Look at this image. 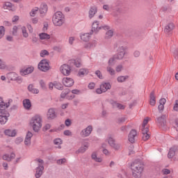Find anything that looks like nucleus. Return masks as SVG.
I'll use <instances>...</instances> for the list:
<instances>
[{
  "label": "nucleus",
  "instance_id": "nucleus-1",
  "mask_svg": "<svg viewBox=\"0 0 178 178\" xmlns=\"http://www.w3.org/2000/svg\"><path fill=\"white\" fill-rule=\"evenodd\" d=\"M13 102V100L12 99H8V102L7 103H5L3 102H0V124H5V123L8 122V118H9L10 115L5 109H7L8 106H10V104H12Z\"/></svg>",
  "mask_w": 178,
  "mask_h": 178
},
{
  "label": "nucleus",
  "instance_id": "nucleus-2",
  "mask_svg": "<svg viewBox=\"0 0 178 178\" xmlns=\"http://www.w3.org/2000/svg\"><path fill=\"white\" fill-rule=\"evenodd\" d=\"M131 169L132 170V176L134 178H140L141 177V173L144 170V164L140 160H135L131 164Z\"/></svg>",
  "mask_w": 178,
  "mask_h": 178
},
{
  "label": "nucleus",
  "instance_id": "nucleus-3",
  "mask_svg": "<svg viewBox=\"0 0 178 178\" xmlns=\"http://www.w3.org/2000/svg\"><path fill=\"white\" fill-rule=\"evenodd\" d=\"M30 126L32 127V129L35 133H38L42 127V118L40 115H36L33 116L30 122Z\"/></svg>",
  "mask_w": 178,
  "mask_h": 178
},
{
  "label": "nucleus",
  "instance_id": "nucleus-4",
  "mask_svg": "<svg viewBox=\"0 0 178 178\" xmlns=\"http://www.w3.org/2000/svg\"><path fill=\"white\" fill-rule=\"evenodd\" d=\"M52 21L54 26H62V24L65 23V17L63 16L62 12H56L53 15Z\"/></svg>",
  "mask_w": 178,
  "mask_h": 178
},
{
  "label": "nucleus",
  "instance_id": "nucleus-5",
  "mask_svg": "<svg viewBox=\"0 0 178 178\" xmlns=\"http://www.w3.org/2000/svg\"><path fill=\"white\" fill-rule=\"evenodd\" d=\"M112 86L108 82H103L100 84V88L96 90L97 94H102V92H106L107 90H111Z\"/></svg>",
  "mask_w": 178,
  "mask_h": 178
},
{
  "label": "nucleus",
  "instance_id": "nucleus-6",
  "mask_svg": "<svg viewBox=\"0 0 178 178\" xmlns=\"http://www.w3.org/2000/svg\"><path fill=\"white\" fill-rule=\"evenodd\" d=\"M38 162L40 163L38 167L35 169V176L36 178H39L40 176H42V172L44 171V160L39 159Z\"/></svg>",
  "mask_w": 178,
  "mask_h": 178
},
{
  "label": "nucleus",
  "instance_id": "nucleus-7",
  "mask_svg": "<svg viewBox=\"0 0 178 178\" xmlns=\"http://www.w3.org/2000/svg\"><path fill=\"white\" fill-rule=\"evenodd\" d=\"M38 70L42 72H47V70H49V63L48 60H42L38 64Z\"/></svg>",
  "mask_w": 178,
  "mask_h": 178
},
{
  "label": "nucleus",
  "instance_id": "nucleus-8",
  "mask_svg": "<svg viewBox=\"0 0 178 178\" xmlns=\"http://www.w3.org/2000/svg\"><path fill=\"white\" fill-rule=\"evenodd\" d=\"M92 133V126L89 125L86 128L81 130L80 132V136L83 138H86V137L90 136V134Z\"/></svg>",
  "mask_w": 178,
  "mask_h": 178
},
{
  "label": "nucleus",
  "instance_id": "nucleus-9",
  "mask_svg": "<svg viewBox=\"0 0 178 178\" xmlns=\"http://www.w3.org/2000/svg\"><path fill=\"white\" fill-rule=\"evenodd\" d=\"M126 55V47L121 46L118 49V54L114 56L115 59H122Z\"/></svg>",
  "mask_w": 178,
  "mask_h": 178
},
{
  "label": "nucleus",
  "instance_id": "nucleus-10",
  "mask_svg": "<svg viewBox=\"0 0 178 178\" xmlns=\"http://www.w3.org/2000/svg\"><path fill=\"white\" fill-rule=\"evenodd\" d=\"M60 70L64 76H69L72 72V68L70 67V65L67 64H63V65H61L60 67Z\"/></svg>",
  "mask_w": 178,
  "mask_h": 178
},
{
  "label": "nucleus",
  "instance_id": "nucleus-11",
  "mask_svg": "<svg viewBox=\"0 0 178 178\" xmlns=\"http://www.w3.org/2000/svg\"><path fill=\"white\" fill-rule=\"evenodd\" d=\"M166 118H168L166 115H163L156 118V122L160 127H165L166 126Z\"/></svg>",
  "mask_w": 178,
  "mask_h": 178
},
{
  "label": "nucleus",
  "instance_id": "nucleus-12",
  "mask_svg": "<svg viewBox=\"0 0 178 178\" xmlns=\"http://www.w3.org/2000/svg\"><path fill=\"white\" fill-rule=\"evenodd\" d=\"M48 120H54L56 118V111L55 108H49L47 113Z\"/></svg>",
  "mask_w": 178,
  "mask_h": 178
},
{
  "label": "nucleus",
  "instance_id": "nucleus-13",
  "mask_svg": "<svg viewBox=\"0 0 178 178\" xmlns=\"http://www.w3.org/2000/svg\"><path fill=\"white\" fill-rule=\"evenodd\" d=\"M63 83L65 87H72L74 84V80L72 78L65 77L63 79Z\"/></svg>",
  "mask_w": 178,
  "mask_h": 178
},
{
  "label": "nucleus",
  "instance_id": "nucleus-14",
  "mask_svg": "<svg viewBox=\"0 0 178 178\" xmlns=\"http://www.w3.org/2000/svg\"><path fill=\"white\" fill-rule=\"evenodd\" d=\"M136 136H137V131H136V129L131 130L128 136V140L129 143L134 144V143L135 142Z\"/></svg>",
  "mask_w": 178,
  "mask_h": 178
},
{
  "label": "nucleus",
  "instance_id": "nucleus-15",
  "mask_svg": "<svg viewBox=\"0 0 178 178\" xmlns=\"http://www.w3.org/2000/svg\"><path fill=\"white\" fill-rule=\"evenodd\" d=\"M175 30V24L173 23H169L167 24L164 29V33L165 34H171L172 31Z\"/></svg>",
  "mask_w": 178,
  "mask_h": 178
},
{
  "label": "nucleus",
  "instance_id": "nucleus-16",
  "mask_svg": "<svg viewBox=\"0 0 178 178\" xmlns=\"http://www.w3.org/2000/svg\"><path fill=\"white\" fill-rule=\"evenodd\" d=\"M99 26V23L97 21L94 22L92 25V33H95V34H97V33H98V31H99V30L102 29V27Z\"/></svg>",
  "mask_w": 178,
  "mask_h": 178
},
{
  "label": "nucleus",
  "instance_id": "nucleus-17",
  "mask_svg": "<svg viewBox=\"0 0 178 178\" xmlns=\"http://www.w3.org/2000/svg\"><path fill=\"white\" fill-rule=\"evenodd\" d=\"M176 151H178V147L174 146L171 147L168 152V157L169 159H172L176 155Z\"/></svg>",
  "mask_w": 178,
  "mask_h": 178
},
{
  "label": "nucleus",
  "instance_id": "nucleus-18",
  "mask_svg": "<svg viewBox=\"0 0 178 178\" xmlns=\"http://www.w3.org/2000/svg\"><path fill=\"white\" fill-rule=\"evenodd\" d=\"M34 72V67H29L25 70L20 71L21 76H26V74H30Z\"/></svg>",
  "mask_w": 178,
  "mask_h": 178
},
{
  "label": "nucleus",
  "instance_id": "nucleus-19",
  "mask_svg": "<svg viewBox=\"0 0 178 178\" xmlns=\"http://www.w3.org/2000/svg\"><path fill=\"white\" fill-rule=\"evenodd\" d=\"M31 137H33V133L31 131H28L24 140L25 145H31Z\"/></svg>",
  "mask_w": 178,
  "mask_h": 178
},
{
  "label": "nucleus",
  "instance_id": "nucleus-20",
  "mask_svg": "<svg viewBox=\"0 0 178 178\" xmlns=\"http://www.w3.org/2000/svg\"><path fill=\"white\" fill-rule=\"evenodd\" d=\"M83 146H81L79 149L78 152L79 154H84L87 149H88V147H90V143L88 142H84L83 143Z\"/></svg>",
  "mask_w": 178,
  "mask_h": 178
},
{
  "label": "nucleus",
  "instance_id": "nucleus-21",
  "mask_svg": "<svg viewBox=\"0 0 178 178\" xmlns=\"http://www.w3.org/2000/svg\"><path fill=\"white\" fill-rule=\"evenodd\" d=\"M39 12H40V15H45V13H47V12H48V6H47V4H45V3H42L40 5V8L39 10Z\"/></svg>",
  "mask_w": 178,
  "mask_h": 178
},
{
  "label": "nucleus",
  "instance_id": "nucleus-22",
  "mask_svg": "<svg viewBox=\"0 0 178 178\" xmlns=\"http://www.w3.org/2000/svg\"><path fill=\"white\" fill-rule=\"evenodd\" d=\"M16 154L15 153H11L10 156L9 154H4L3 156V161H7L8 162H10L12 159H15Z\"/></svg>",
  "mask_w": 178,
  "mask_h": 178
},
{
  "label": "nucleus",
  "instance_id": "nucleus-23",
  "mask_svg": "<svg viewBox=\"0 0 178 178\" xmlns=\"http://www.w3.org/2000/svg\"><path fill=\"white\" fill-rule=\"evenodd\" d=\"M7 77L8 80L16 81V80H17V74L15 72H10L7 74Z\"/></svg>",
  "mask_w": 178,
  "mask_h": 178
},
{
  "label": "nucleus",
  "instance_id": "nucleus-24",
  "mask_svg": "<svg viewBox=\"0 0 178 178\" xmlns=\"http://www.w3.org/2000/svg\"><path fill=\"white\" fill-rule=\"evenodd\" d=\"M24 108L27 109V111L30 110L31 108V102L29 99H26L23 101Z\"/></svg>",
  "mask_w": 178,
  "mask_h": 178
},
{
  "label": "nucleus",
  "instance_id": "nucleus-25",
  "mask_svg": "<svg viewBox=\"0 0 178 178\" xmlns=\"http://www.w3.org/2000/svg\"><path fill=\"white\" fill-rule=\"evenodd\" d=\"M4 134L8 136V137H15L16 136V130L6 129L4 131Z\"/></svg>",
  "mask_w": 178,
  "mask_h": 178
},
{
  "label": "nucleus",
  "instance_id": "nucleus-26",
  "mask_svg": "<svg viewBox=\"0 0 178 178\" xmlns=\"http://www.w3.org/2000/svg\"><path fill=\"white\" fill-rule=\"evenodd\" d=\"M28 90L32 94H38L40 90L37 88H34V86L33 84H29L28 86Z\"/></svg>",
  "mask_w": 178,
  "mask_h": 178
},
{
  "label": "nucleus",
  "instance_id": "nucleus-27",
  "mask_svg": "<svg viewBox=\"0 0 178 178\" xmlns=\"http://www.w3.org/2000/svg\"><path fill=\"white\" fill-rule=\"evenodd\" d=\"M97 7L95 6H93V7H91L89 10V17L90 19H92V17L94 16H95V14L97 13Z\"/></svg>",
  "mask_w": 178,
  "mask_h": 178
},
{
  "label": "nucleus",
  "instance_id": "nucleus-28",
  "mask_svg": "<svg viewBox=\"0 0 178 178\" xmlns=\"http://www.w3.org/2000/svg\"><path fill=\"white\" fill-rule=\"evenodd\" d=\"M89 71L87 68L80 69L78 73V76H87L88 74Z\"/></svg>",
  "mask_w": 178,
  "mask_h": 178
},
{
  "label": "nucleus",
  "instance_id": "nucleus-29",
  "mask_svg": "<svg viewBox=\"0 0 178 178\" xmlns=\"http://www.w3.org/2000/svg\"><path fill=\"white\" fill-rule=\"evenodd\" d=\"M39 37L40 40H49L51 36L48 33H42L39 34Z\"/></svg>",
  "mask_w": 178,
  "mask_h": 178
},
{
  "label": "nucleus",
  "instance_id": "nucleus-30",
  "mask_svg": "<svg viewBox=\"0 0 178 178\" xmlns=\"http://www.w3.org/2000/svg\"><path fill=\"white\" fill-rule=\"evenodd\" d=\"M129 79V76H120L117 78L118 83H124Z\"/></svg>",
  "mask_w": 178,
  "mask_h": 178
},
{
  "label": "nucleus",
  "instance_id": "nucleus-31",
  "mask_svg": "<svg viewBox=\"0 0 178 178\" xmlns=\"http://www.w3.org/2000/svg\"><path fill=\"white\" fill-rule=\"evenodd\" d=\"M97 45V41L94 40L92 42H89L86 44L85 48H88L89 49H91V48H95V47Z\"/></svg>",
  "mask_w": 178,
  "mask_h": 178
},
{
  "label": "nucleus",
  "instance_id": "nucleus-32",
  "mask_svg": "<svg viewBox=\"0 0 178 178\" xmlns=\"http://www.w3.org/2000/svg\"><path fill=\"white\" fill-rule=\"evenodd\" d=\"M90 33H84L82 35H81V40H82V41H89L90 40Z\"/></svg>",
  "mask_w": 178,
  "mask_h": 178
},
{
  "label": "nucleus",
  "instance_id": "nucleus-33",
  "mask_svg": "<svg viewBox=\"0 0 178 178\" xmlns=\"http://www.w3.org/2000/svg\"><path fill=\"white\" fill-rule=\"evenodd\" d=\"M91 157H92V159L95 161V162H102V158L97 157V154L95 153H92Z\"/></svg>",
  "mask_w": 178,
  "mask_h": 178
},
{
  "label": "nucleus",
  "instance_id": "nucleus-34",
  "mask_svg": "<svg viewBox=\"0 0 178 178\" xmlns=\"http://www.w3.org/2000/svg\"><path fill=\"white\" fill-rule=\"evenodd\" d=\"M39 84L43 91H47V83H45V81H44V80H40L39 81Z\"/></svg>",
  "mask_w": 178,
  "mask_h": 178
},
{
  "label": "nucleus",
  "instance_id": "nucleus-35",
  "mask_svg": "<svg viewBox=\"0 0 178 178\" xmlns=\"http://www.w3.org/2000/svg\"><path fill=\"white\" fill-rule=\"evenodd\" d=\"M54 88H56L57 90H63V85L62 83L55 81L54 82Z\"/></svg>",
  "mask_w": 178,
  "mask_h": 178
},
{
  "label": "nucleus",
  "instance_id": "nucleus-36",
  "mask_svg": "<svg viewBox=\"0 0 178 178\" xmlns=\"http://www.w3.org/2000/svg\"><path fill=\"white\" fill-rule=\"evenodd\" d=\"M113 106L114 108H118V109H124V106H123L122 104H120L119 103H117L116 102H114L113 103Z\"/></svg>",
  "mask_w": 178,
  "mask_h": 178
},
{
  "label": "nucleus",
  "instance_id": "nucleus-37",
  "mask_svg": "<svg viewBox=\"0 0 178 178\" xmlns=\"http://www.w3.org/2000/svg\"><path fill=\"white\" fill-rule=\"evenodd\" d=\"M111 148H113V149H115V151H119V149H120V148H122V145H120V143H114L113 145V146H111Z\"/></svg>",
  "mask_w": 178,
  "mask_h": 178
},
{
  "label": "nucleus",
  "instance_id": "nucleus-38",
  "mask_svg": "<svg viewBox=\"0 0 178 178\" xmlns=\"http://www.w3.org/2000/svg\"><path fill=\"white\" fill-rule=\"evenodd\" d=\"M22 31L23 37H24V38H27V37H29V33H27V29H26V26L22 27Z\"/></svg>",
  "mask_w": 178,
  "mask_h": 178
},
{
  "label": "nucleus",
  "instance_id": "nucleus-39",
  "mask_svg": "<svg viewBox=\"0 0 178 178\" xmlns=\"http://www.w3.org/2000/svg\"><path fill=\"white\" fill-rule=\"evenodd\" d=\"M113 36V31L109 30L106 33L105 38H112Z\"/></svg>",
  "mask_w": 178,
  "mask_h": 178
},
{
  "label": "nucleus",
  "instance_id": "nucleus-40",
  "mask_svg": "<svg viewBox=\"0 0 178 178\" xmlns=\"http://www.w3.org/2000/svg\"><path fill=\"white\" fill-rule=\"evenodd\" d=\"M107 141H108L110 147H112L113 145L116 143V140L113 138H112V137H109L107 139Z\"/></svg>",
  "mask_w": 178,
  "mask_h": 178
},
{
  "label": "nucleus",
  "instance_id": "nucleus-41",
  "mask_svg": "<svg viewBox=\"0 0 178 178\" xmlns=\"http://www.w3.org/2000/svg\"><path fill=\"white\" fill-rule=\"evenodd\" d=\"M95 74H96V76L100 79V80H104V76H102V73L101 72V71L99 70H97L95 72Z\"/></svg>",
  "mask_w": 178,
  "mask_h": 178
},
{
  "label": "nucleus",
  "instance_id": "nucleus-42",
  "mask_svg": "<svg viewBox=\"0 0 178 178\" xmlns=\"http://www.w3.org/2000/svg\"><path fill=\"white\" fill-rule=\"evenodd\" d=\"M5 35V27L3 26H0V40Z\"/></svg>",
  "mask_w": 178,
  "mask_h": 178
},
{
  "label": "nucleus",
  "instance_id": "nucleus-43",
  "mask_svg": "<svg viewBox=\"0 0 178 178\" xmlns=\"http://www.w3.org/2000/svg\"><path fill=\"white\" fill-rule=\"evenodd\" d=\"M12 3L10 2H6L5 4L3 5V8L4 9H12Z\"/></svg>",
  "mask_w": 178,
  "mask_h": 178
},
{
  "label": "nucleus",
  "instance_id": "nucleus-44",
  "mask_svg": "<svg viewBox=\"0 0 178 178\" xmlns=\"http://www.w3.org/2000/svg\"><path fill=\"white\" fill-rule=\"evenodd\" d=\"M171 51L174 54V58L175 59H177V56H178V49H175V48H172L171 49Z\"/></svg>",
  "mask_w": 178,
  "mask_h": 178
},
{
  "label": "nucleus",
  "instance_id": "nucleus-45",
  "mask_svg": "<svg viewBox=\"0 0 178 178\" xmlns=\"http://www.w3.org/2000/svg\"><path fill=\"white\" fill-rule=\"evenodd\" d=\"M107 72H108L111 76L115 75V70L111 67V66L107 67Z\"/></svg>",
  "mask_w": 178,
  "mask_h": 178
},
{
  "label": "nucleus",
  "instance_id": "nucleus-46",
  "mask_svg": "<svg viewBox=\"0 0 178 178\" xmlns=\"http://www.w3.org/2000/svg\"><path fill=\"white\" fill-rule=\"evenodd\" d=\"M37 12H38V8H35L31 10V12L30 13V15L32 17H34V16H35V14L37 13Z\"/></svg>",
  "mask_w": 178,
  "mask_h": 178
},
{
  "label": "nucleus",
  "instance_id": "nucleus-47",
  "mask_svg": "<svg viewBox=\"0 0 178 178\" xmlns=\"http://www.w3.org/2000/svg\"><path fill=\"white\" fill-rule=\"evenodd\" d=\"M149 129L148 127H142V134H148Z\"/></svg>",
  "mask_w": 178,
  "mask_h": 178
},
{
  "label": "nucleus",
  "instance_id": "nucleus-48",
  "mask_svg": "<svg viewBox=\"0 0 178 178\" xmlns=\"http://www.w3.org/2000/svg\"><path fill=\"white\" fill-rule=\"evenodd\" d=\"M6 69V64L1 59H0V70Z\"/></svg>",
  "mask_w": 178,
  "mask_h": 178
},
{
  "label": "nucleus",
  "instance_id": "nucleus-49",
  "mask_svg": "<svg viewBox=\"0 0 178 178\" xmlns=\"http://www.w3.org/2000/svg\"><path fill=\"white\" fill-rule=\"evenodd\" d=\"M115 56L113 58H111L108 60V66H113L115 65Z\"/></svg>",
  "mask_w": 178,
  "mask_h": 178
},
{
  "label": "nucleus",
  "instance_id": "nucleus-50",
  "mask_svg": "<svg viewBox=\"0 0 178 178\" xmlns=\"http://www.w3.org/2000/svg\"><path fill=\"white\" fill-rule=\"evenodd\" d=\"M66 162V159H58L56 161V163L58 165H63V163H65Z\"/></svg>",
  "mask_w": 178,
  "mask_h": 178
},
{
  "label": "nucleus",
  "instance_id": "nucleus-51",
  "mask_svg": "<svg viewBox=\"0 0 178 178\" xmlns=\"http://www.w3.org/2000/svg\"><path fill=\"white\" fill-rule=\"evenodd\" d=\"M45 55H49V53L47 50H42L40 52V56L44 58Z\"/></svg>",
  "mask_w": 178,
  "mask_h": 178
},
{
  "label": "nucleus",
  "instance_id": "nucleus-52",
  "mask_svg": "<svg viewBox=\"0 0 178 178\" xmlns=\"http://www.w3.org/2000/svg\"><path fill=\"white\" fill-rule=\"evenodd\" d=\"M143 141H147V140H149V134H143L142 137Z\"/></svg>",
  "mask_w": 178,
  "mask_h": 178
},
{
  "label": "nucleus",
  "instance_id": "nucleus-53",
  "mask_svg": "<svg viewBox=\"0 0 178 178\" xmlns=\"http://www.w3.org/2000/svg\"><path fill=\"white\" fill-rule=\"evenodd\" d=\"M127 120V118L126 117H121L118 118V123H124Z\"/></svg>",
  "mask_w": 178,
  "mask_h": 178
},
{
  "label": "nucleus",
  "instance_id": "nucleus-54",
  "mask_svg": "<svg viewBox=\"0 0 178 178\" xmlns=\"http://www.w3.org/2000/svg\"><path fill=\"white\" fill-rule=\"evenodd\" d=\"M74 66H76V67H81V61L74 60Z\"/></svg>",
  "mask_w": 178,
  "mask_h": 178
},
{
  "label": "nucleus",
  "instance_id": "nucleus-55",
  "mask_svg": "<svg viewBox=\"0 0 178 178\" xmlns=\"http://www.w3.org/2000/svg\"><path fill=\"white\" fill-rule=\"evenodd\" d=\"M55 145H60L62 144V140L60 138H57L54 141Z\"/></svg>",
  "mask_w": 178,
  "mask_h": 178
},
{
  "label": "nucleus",
  "instance_id": "nucleus-56",
  "mask_svg": "<svg viewBox=\"0 0 178 178\" xmlns=\"http://www.w3.org/2000/svg\"><path fill=\"white\" fill-rule=\"evenodd\" d=\"M115 70H116V72H118V73H119L120 72H122V70H123V65H118V66L116 67V68H115Z\"/></svg>",
  "mask_w": 178,
  "mask_h": 178
},
{
  "label": "nucleus",
  "instance_id": "nucleus-57",
  "mask_svg": "<svg viewBox=\"0 0 178 178\" xmlns=\"http://www.w3.org/2000/svg\"><path fill=\"white\" fill-rule=\"evenodd\" d=\"M149 100H156L155 99V92L152 91L149 96Z\"/></svg>",
  "mask_w": 178,
  "mask_h": 178
},
{
  "label": "nucleus",
  "instance_id": "nucleus-58",
  "mask_svg": "<svg viewBox=\"0 0 178 178\" xmlns=\"http://www.w3.org/2000/svg\"><path fill=\"white\" fill-rule=\"evenodd\" d=\"M13 35H17V26H14L13 28Z\"/></svg>",
  "mask_w": 178,
  "mask_h": 178
},
{
  "label": "nucleus",
  "instance_id": "nucleus-59",
  "mask_svg": "<svg viewBox=\"0 0 178 178\" xmlns=\"http://www.w3.org/2000/svg\"><path fill=\"white\" fill-rule=\"evenodd\" d=\"M165 108V106L164 104H159V106H158V109L159 111V113H162V111H163V109Z\"/></svg>",
  "mask_w": 178,
  "mask_h": 178
},
{
  "label": "nucleus",
  "instance_id": "nucleus-60",
  "mask_svg": "<svg viewBox=\"0 0 178 178\" xmlns=\"http://www.w3.org/2000/svg\"><path fill=\"white\" fill-rule=\"evenodd\" d=\"M162 172H163V175H170V170L167 169V168H164V169L162 170Z\"/></svg>",
  "mask_w": 178,
  "mask_h": 178
},
{
  "label": "nucleus",
  "instance_id": "nucleus-61",
  "mask_svg": "<svg viewBox=\"0 0 178 178\" xmlns=\"http://www.w3.org/2000/svg\"><path fill=\"white\" fill-rule=\"evenodd\" d=\"M20 143H23V138H17L15 140V144H20Z\"/></svg>",
  "mask_w": 178,
  "mask_h": 178
},
{
  "label": "nucleus",
  "instance_id": "nucleus-62",
  "mask_svg": "<svg viewBox=\"0 0 178 178\" xmlns=\"http://www.w3.org/2000/svg\"><path fill=\"white\" fill-rule=\"evenodd\" d=\"M65 126L69 127V126H70L72 124V121H70V119H67V120H65Z\"/></svg>",
  "mask_w": 178,
  "mask_h": 178
},
{
  "label": "nucleus",
  "instance_id": "nucleus-63",
  "mask_svg": "<svg viewBox=\"0 0 178 178\" xmlns=\"http://www.w3.org/2000/svg\"><path fill=\"white\" fill-rule=\"evenodd\" d=\"M174 111H176V112H178V100L175 101V104L174 105Z\"/></svg>",
  "mask_w": 178,
  "mask_h": 178
},
{
  "label": "nucleus",
  "instance_id": "nucleus-64",
  "mask_svg": "<svg viewBox=\"0 0 178 178\" xmlns=\"http://www.w3.org/2000/svg\"><path fill=\"white\" fill-rule=\"evenodd\" d=\"M65 136H72V131L70 130H65L64 131Z\"/></svg>",
  "mask_w": 178,
  "mask_h": 178
}]
</instances>
